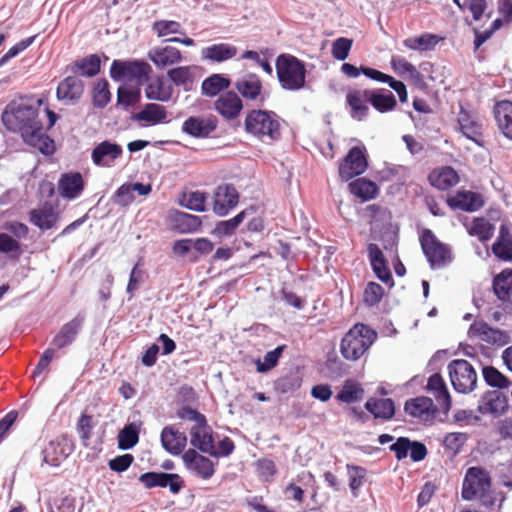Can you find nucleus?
Listing matches in <instances>:
<instances>
[{
    "label": "nucleus",
    "mask_w": 512,
    "mask_h": 512,
    "mask_svg": "<svg viewBox=\"0 0 512 512\" xmlns=\"http://www.w3.org/2000/svg\"><path fill=\"white\" fill-rule=\"evenodd\" d=\"M42 98H29L11 101L2 113V122L7 130L20 134L23 142L38 150L44 156H51L56 151L54 140L46 134L39 118Z\"/></svg>",
    "instance_id": "f257e3e1"
},
{
    "label": "nucleus",
    "mask_w": 512,
    "mask_h": 512,
    "mask_svg": "<svg viewBox=\"0 0 512 512\" xmlns=\"http://www.w3.org/2000/svg\"><path fill=\"white\" fill-rule=\"evenodd\" d=\"M175 415L182 421L194 422V425L189 430L192 449L209 455L216 443V433L208 424L207 417L190 406L179 407Z\"/></svg>",
    "instance_id": "f03ea898"
},
{
    "label": "nucleus",
    "mask_w": 512,
    "mask_h": 512,
    "mask_svg": "<svg viewBox=\"0 0 512 512\" xmlns=\"http://www.w3.org/2000/svg\"><path fill=\"white\" fill-rule=\"evenodd\" d=\"M281 117L272 110L252 109L244 120V130L247 134L270 143L282 138Z\"/></svg>",
    "instance_id": "7ed1b4c3"
},
{
    "label": "nucleus",
    "mask_w": 512,
    "mask_h": 512,
    "mask_svg": "<svg viewBox=\"0 0 512 512\" xmlns=\"http://www.w3.org/2000/svg\"><path fill=\"white\" fill-rule=\"evenodd\" d=\"M276 75L280 87L286 91H299L306 87V63L298 57L281 53L275 60Z\"/></svg>",
    "instance_id": "20e7f679"
},
{
    "label": "nucleus",
    "mask_w": 512,
    "mask_h": 512,
    "mask_svg": "<svg viewBox=\"0 0 512 512\" xmlns=\"http://www.w3.org/2000/svg\"><path fill=\"white\" fill-rule=\"evenodd\" d=\"M376 330L364 323H356L343 336L340 353L348 361H357L377 340Z\"/></svg>",
    "instance_id": "39448f33"
},
{
    "label": "nucleus",
    "mask_w": 512,
    "mask_h": 512,
    "mask_svg": "<svg viewBox=\"0 0 512 512\" xmlns=\"http://www.w3.org/2000/svg\"><path fill=\"white\" fill-rule=\"evenodd\" d=\"M151 65L144 59H115L112 61L109 74L115 82L144 84L150 79Z\"/></svg>",
    "instance_id": "423d86ee"
},
{
    "label": "nucleus",
    "mask_w": 512,
    "mask_h": 512,
    "mask_svg": "<svg viewBox=\"0 0 512 512\" xmlns=\"http://www.w3.org/2000/svg\"><path fill=\"white\" fill-rule=\"evenodd\" d=\"M420 245L424 256L432 269L440 268L452 261L451 249L441 242L430 229H424L420 235Z\"/></svg>",
    "instance_id": "0eeeda50"
},
{
    "label": "nucleus",
    "mask_w": 512,
    "mask_h": 512,
    "mask_svg": "<svg viewBox=\"0 0 512 512\" xmlns=\"http://www.w3.org/2000/svg\"><path fill=\"white\" fill-rule=\"evenodd\" d=\"M448 373L453 389L461 394L472 392L477 385V373L467 360L454 359L448 364Z\"/></svg>",
    "instance_id": "6e6552de"
},
{
    "label": "nucleus",
    "mask_w": 512,
    "mask_h": 512,
    "mask_svg": "<svg viewBox=\"0 0 512 512\" xmlns=\"http://www.w3.org/2000/svg\"><path fill=\"white\" fill-rule=\"evenodd\" d=\"M369 167L366 147L352 146L339 164V177L342 181H349L366 172Z\"/></svg>",
    "instance_id": "1a4fd4ad"
},
{
    "label": "nucleus",
    "mask_w": 512,
    "mask_h": 512,
    "mask_svg": "<svg viewBox=\"0 0 512 512\" xmlns=\"http://www.w3.org/2000/svg\"><path fill=\"white\" fill-rule=\"evenodd\" d=\"M491 485V476L485 468L469 467L462 483L461 497L465 501H472L477 497L478 492L490 489Z\"/></svg>",
    "instance_id": "9d476101"
},
{
    "label": "nucleus",
    "mask_w": 512,
    "mask_h": 512,
    "mask_svg": "<svg viewBox=\"0 0 512 512\" xmlns=\"http://www.w3.org/2000/svg\"><path fill=\"white\" fill-rule=\"evenodd\" d=\"M389 451L394 453L398 462L403 461L408 456L412 462L423 461L428 455V449L424 442L412 440L406 436H400L395 439L388 447Z\"/></svg>",
    "instance_id": "9b49d317"
},
{
    "label": "nucleus",
    "mask_w": 512,
    "mask_h": 512,
    "mask_svg": "<svg viewBox=\"0 0 512 512\" xmlns=\"http://www.w3.org/2000/svg\"><path fill=\"white\" fill-rule=\"evenodd\" d=\"M138 480L147 489L156 487L169 488L172 494H178L184 488L185 482L177 473H168L162 471H148L142 473Z\"/></svg>",
    "instance_id": "f8f14e48"
},
{
    "label": "nucleus",
    "mask_w": 512,
    "mask_h": 512,
    "mask_svg": "<svg viewBox=\"0 0 512 512\" xmlns=\"http://www.w3.org/2000/svg\"><path fill=\"white\" fill-rule=\"evenodd\" d=\"M240 194L234 184L222 183L213 193L212 210L218 217H225L235 209L239 203Z\"/></svg>",
    "instance_id": "ddd939ff"
},
{
    "label": "nucleus",
    "mask_w": 512,
    "mask_h": 512,
    "mask_svg": "<svg viewBox=\"0 0 512 512\" xmlns=\"http://www.w3.org/2000/svg\"><path fill=\"white\" fill-rule=\"evenodd\" d=\"M217 127L218 119L214 115H192L182 123L181 132L195 139H207Z\"/></svg>",
    "instance_id": "4468645a"
},
{
    "label": "nucleus",
    "mask_w": 512,
    "mask_h": 512,
    "mask_svg": "<svg viewBox=\"0 0 512 512\" xmlns=\"http://www.w3.org/2000/svg\"><path fill=\"white\" fill-rule=\"evenodd\" d=\"M74 451V442L68 435H61L51 440L43 449V462L58 467Z\"/></svg>",
    "instance_id": "2eb2a0df"
},
{
    "label": "nucleus",
    "mask_w": 512,
    "mask_h": 512,
    "mask_svg": "<svg viewBox=\"0 0 512 512\" xmlns=\"http://www.w3.org/2000/svg\"><path fill=\"white\" fill-rule=\"evenodd\" d=\"M185 468L196 477L208 480L215 474V465L210 458L194 449L186 450L182 455Z\"/></svg>",
    "instance_id": "dca6fc26"
},
{
    "label": "nucleus",
    "mask_w": 512,
    "mask_h": 512,
    "mask_svg": "<svg viewBox=\"0 0 512 512\" xmlns=\"http://www.w3.org/2000/svg\"><path fill=\"white\" fill-rule=\"evenodd\" d=\"M367 255L375 277L387 285L390 289L393 288L395 283L389 268L388 260L386 259L378 244L369 243L367 245Z\"/></svg>",
    "instance_id": "f3484780"
},
{
    "label": "nucleus",
    "mask_w": 512,
    "mask_h": 512,
    "mask_svg": "<svg viewBox=\"0 0 512 512\" xmlns=\"http://www.w3.org/2000/svg\"><path fill=\"white\" fill-rule=\"evenodd\" d=\"M508 397L507 395L499 390H487L484 392L477 406V412L482 415H492L493 417H499L506 413L508 410Z\"/></svg>",
    "instance_id": "a211bd4d"
},
{
    "label": "nucleus",
    "mask_w": 512,
    "mask_h": 512,
    "mask_svg": "<svg viewBox=\"0 0 512 512\" xmlns=\"http://www.w3.org/2000/svg\"><path fill=\"white\" fill-rule=\"evenodd\" d=\"M123 154V147L112 140L106 139L96 144L91 151L92 163L97 167L110 168Z\"/></svg>",
    "instance_id": "6ab92c4d"
},
{
    "label": "nucleus",
    "mask_w": 512,
    "mask_h": 512,
    "mask_svg": "<svg viewBox=\"0 0 512 512\" xmlns=\"http://www.w3.org/2000/svg\"><path fill=\"white\" fill-rule=\"evenodd\" d=\"M468 335L479 337L482 341L497 346H505L511 340L507 331L493 328L484 320L474 321L469 327Z\"/></svg>",
    "instance_id": "aec40b11"
},
{
    "label": "nucleus",
    "mask_w": 512,
    "mask_h": 512,
    "mask_svg": "<svg viewBox=\"0 0 512 512\" xmlns=\"http://www.w3.org/2000/svg\"><path fill=\"white\" fill-rule=\"evenodd\" d=\"M213 108L225 120L232 121L240 116L244 105L235 91L228 90L214 101Z\"/></svg>",
    "instance_id": "412c9836"
},
{
    "label": "nucleus",
    "mask_w": 512,
    "mask_h": 512,
    "mask_svg": "<svg viewBox=\"0 0 512 512\" xmlns=\"http://www.w3.org/2000/svg\"><path fill=\"white\" fill-rule=\"evenodd\" d=\"M85 84L78 76L71 74L61 80L56 88V97L59 101L74 105L83 96Z\"/></svg>",
    "instance_id": "4be33fe9"
},
{
    "label": "nucleus",
    "mask_w": 512,
    "mask_h": 512,
    "mask_svg": "<svg viewBox=\"0 0 512 512\" xmlns=\"http://www.w3.org/2000/svg\"><path fill=\"white\" fill-rule=\"evenodd\" d=\"M446 203L452 210L472 213L481 209L485 201L480 193L462 189L458 190L454 196H449Z\"/></svg>",
    "instance_id": "5701e85b"
},
{
    "label": "nucleus",
    "mask_w": 512,
    "mask_h": 512,
    "mask_svg": "<svg viewBox=\"0 0 512 512\" xmlns=\"http://www.w3.org/2000/svg\"><path fill=\"white\" fill-rule=\"evenodd\" d=\"M234 86L237 91L236 93L246 100L255 101L259 99L260 104L263 105L267 99L262 94V81L255 73H247L237 79Z\"/></svg>",
    "instance_id": "b1692460"
},
{
    "label": "nucleus",
    "mask_w": 512,
    "mask_h": 512,
    "mask_svg": "<svg viewBox=\"0 0 512 512\" xmlns=\"http://www.w3.org/2000/svg\"><path fill=\"white\" fill-rule=\"evenodd\" d=\"M85 189V180L79 171L62 173L58 180L59 194L66 200H75Z\"/></svg>",
    "instance_id": "393cba45"
},
{
    "label": "nucleus",
    "mask_w": 512,
    "mask_h": 512,
    "mask_svg": "<svg viewBox=\"0 0 512 512\" xmlns=\"http://www.w3.org/2000/svg\"><path fill=\"white\" fill-rule=\"evenodd\" d=\"M205 218L206 216L201 217L180 210H173L169 214L171 229L179 234L198 232Z\"/></svg>",
    "instance_id": "a878e982"
},
{
    "label": "nucleus",
    "mask_w": 512,
    "mask_h": 512,
    "mask_svg": "<svg viewBox=\"0 0 512 512\" xmlns=\"http://www.w3.org/2000/svg\"><path fill=\"white\" fill-rule=\"evenodd\" d=\"M187 440L186 434L180 432L174 425L165 426L160 434V442L163 449L175 456L183 455Z\"/></svg>",
    "instance_id": "bb28decb"
},
{
    "label": "nucleus",
    "mask_w": 512,
    "mask_h": 512,
    "mask_svg": "<svg viewBox=\"0 0 512 512\" xmlns=\"http://www.w3.org/2000/svg\"><path fill=\"white\" fill-rule=\"evenodd\" d=\"M66 72L85 78H94L101 72V58L99 54H89L76 59L66 66Z\"/></svg>",
    "instance_id": "cd10ccee"
},
{
    "label": "nucleus",
    "mask_w": 512,
    "mask_h": 512,
    "mask_svg": "<svg viewBox=\"0 0 512 512\" xmlns=\"http://www.w3.org/2000/svg\"><path fill=\"white\" fill-rule=\"evenodd\" d=\"M364 97L381 114L393 111L397 106L396 97L386 88L365 89Z\"/></svg>",
    "instance_id": "c85d7f7f"
},
{
    "label": "nucleus",
    "mask_w": 512,
    "mask_h": 512,
    "mask_svg": "<svg viewBox=\"0 0 512 512\" xmlns=\"http://www.w3.org/2000/svg\"><path fill=\"white\" fill-rule=\"evenodd\" d=\"M404 412L412 418L427 420L435 416L437 407L431 398L417 396L405 401Z\"/></svg>",
    "instance_id": "c756f323"
},
{
    "label": "nucleus",
    "mask_w": 512,
    "mask_h": 512,
    "mask_svg": "<svg viewBox=\"0 0 512 512\" xmlns=\"http://www.w3.org/2000/svg\"><path fill=\"white\" fill-rule=\"evenodd\" d=\"M84 321L85 315L78 313L72 320L61 327L60 331L53 338L52 344L58 349L71 345L82 329Z\"/></svg>",
    "instance_id": "7c9ffc66"
},
{
    "label": "nucleus",
    "mask_w": 512,
    "mask_h": 512,
    "mask_svg": "<svg viewBox=\"0 0 512 512\" xmlns=\"http://www.w3.org/2000/svg\"><path fill=\"white\" fill-rule=\"evenodd\" d=\"M257 210V207L251 205L244 210L237 213L234 217L217 221L213 230L211 231V235L221 239L224 237H230L235 234L238 227L243 223V221L250 215L254 214Z\"/></svg>",
    "instance_id": "2f4dec72"
},
{
    "label": "nucleus",
    "mask_w": 512,
    "mask_h": 512,
    "mask_svg": "<svg viewBox=\"0 0 512 512\" xmlns=\"http://www.w3.org/2000/svg\"><path fill=\"white\" fill-rule=\"evenodd\" d=\"M29 222L41 231H47L56 227L60 216L50 204L31 209L28 212Z\"/></svg>",
    "instance_id": "473e14b6"
},
{
    "label": "nucleus",
    "mask_w": 512,
    "mask_h": 512,
    "mask_svg": "<svg viewBox=\"0 0 512 512\" xmlns=\"http://www.w3.org/2000/svg\"><path fill=\"white\" fill-rule=\"evenodd\" d=\"M365 89L349 90L345 97L347 107H349V115L353 120L365 121L369 116V101L364 97Z\"/></svg>",
    "instance_id": "72a5a7b5"
},
{
    "label": "nucleus",
    "mask_w": 512,
    "mask_h": 512,
    "mask_svg": "<svg viewBox=\"0 0 512 512\" xmlns=\"http://www.w3.org/2000/svg\"><path fill=\"white\" fill-rule=\"evenodd\" d=\"M168 112L165 106L157 103H146L139 112L132 113L130 119L135 122H147L150 126L168 123Z\"/></svg>",
    "instance_id": "f704fd0d"
},
{
    "label": "nucleus",
    "mask_w": 512,
    "mask_h": 512,
    "mask_svg": "<svg viewBox=\"0 0 512 512\" xmlns=\"http://www.w3.org/2000/svg\"><path fill=\"white\" fill-rule=\"evenodd\" d=\"M148 58L157 68L164 69L168 66L180 63L182 61V54L179 49L165 45L150 49Z\"/></svg>",
    "instance_id": "c9c22d12"
},
{
    "label": "nucleus",
    "mask_w": 512,
    "mask_h": 512,
    "mask_svg": "<svg viewBox=\"0 0 512 512\" xmlns=\"http://www.w3.org/2000/svg\"><path fill=\"white\" fill-rule=\"evenodd\" d=\"M364 408L375 419L390 421L396 414L395 402L392 398L370 397L364 404Z\"/></svg>",
    "instance_id": "e433bc0d"
},
{
    "label": "nucleus",
    "mask_w": 512,
    "mask_h": 512,
    "mask_svg": "<svg viewBox=\"0 0 512 512\" xmlns=\"http://www.w3.org/2000/svg\"><path fill=\"white\" fill-rule=\"evenodd\" d=\"M458 123L462 134L479 147H484L482 138V125L474 120L471 115L461 106L458 116Z\"/></svg>",
    "instance_id": "4c0bfd02"
},
{
    "label": "nucleus",
    "mask_w": 512,
    "mask_h": 512,
    "mask_svg": "<svg viewBox=\"0 0 512 512\" xmlns=\"http://www.w3.org/2000/svg\"><path fill=\"white\" fill-rule=\"evenodd\" d=\"M237 47L229 43H215L204 47L201 58L212 63H223L237 55Z\"/></svg>",
    "instance_id": "58836bf2"
},
{
    "label": "nucleus",
    "mask_w": 512,
    "mask_h": 512,
    "mask_svg": "<svg viewBox=\"0 0 512 512\" xmlns=\"http://www.w3.org/2000/svg\"><path fill=\"white\" fill-rule=\"evenodd\" d=\"M494 118L504 137L512 140V101L501 100L495 103Z\"/></svg>",
    "instance_id": "ea45409f"
},
{
    "label": "nucleus",
    "mask_w": 512,
    "mask_h": 512,
    "mask_svg": "<svg viewBox=\"0 0 512 512\" xmlns=\"http://www.w3.org/2000/svg\"><path fill=\"white\" fill-rule=\"evenodd\" d=\"M303 383V372L297 366L274 381V390L279 394H294Z\"/></svg>",
    "instance_id": "a19ab883"
},
{
    "label": "nucleus",
    "mask_w": 512,
    "mask_h": 512,
    "mask_svg": "<svg viewBox=\"0 0 512 512\" xmlns=\"http://www.w3.org/2000/svg\"><path fill=\"white\" fill-rule=\"evenodd\" d=\"M431 186L439 190H447L459 182V175L451 166H443L438 170H433L428 175Z\"/></svg>",
    "instance_id": "79ce46f5"
},
{
    "label": "nucleus",
    "mask_w": 512,
    "mask_h": 512,
    "mask_svg": "<svg viewBox=\"0 0 512 512\" xmlns=\"http://www.w3.org/2000/svg\"><path fill=\"white\" fill-rule=\"evenodd\" d=\"M493 292L502 302L512 303V269H503L493 278Z\"/></svg>",
    "instance_id": "37998d69"
},
{
    "label": "nucleus",
    "mask_w": 512,
    "mask_h": 512,
    "mask_svg": "<svg viewBox=\"0 0 512 512\" xmlns=\"http://www.w3.org/2000/svg\"><path fill=\"white\" fill-rule=\"evenodd\" d=\"M231 80L228 76L219 73H213L206 77L201 84V93L206 97L213 98L220 92L229 89Z\"/></svg>",
    "instance_id": "c03bdc74"
},
{
    "label": "nucleus",
    "mask_w": 512,
    "mask_h": 512,
    "mask_svg": "<svg viewBox=\"0 0 512 512\" xmlns=\"http://www.w3.org/2000/svg\"><path fill=\"white\" fill-rule=\"evenodd\" d=\"M349 190L356 198L362 202L370 201L379 193L378 185L367 178H357L349 183Z\"/></svg>",
    "instance_id": "a18cd8bd"
},
{
    "label": "nucleus",
    "mask_w": 512,
    "mask_h": 512,
    "mask_svg": "<svg viewBox=\"0 0 512 512\" xmlns=\"http://www.w3.org/2000/svg\"><path fill=\"white\" fill-rule=\"evenodd\" d=\"M141 85L122 83L117 88V105L128 109L141 100Z\"/></svg>",
    "instance_id": "49530a36"
},
{
    "label": "nucleus",
    "mask_w": 512,
    "mask_h": 512,
    "mask_svg": "<svg viewBox=\"0 0 512 512\" xmlns=\"http://www.w3.org/2000/svg\"><path fill=\"white\" fill-rule=\"evenodd\" d=\"M173 95V88L166 85L163 76H158L154 81L148 83L145 88V97L149 100L168 102Z\"/></svg>",
    "instance_id": "de8ad7c7"
},
{
    "label": "nucleus",
    "mask_w": 512,
    "mask_h": 512,
    "mask_svg": "<svg viewBox=\"0 0 512 512\" xmlns=\"http://www.w3.org/2000/svg\"><path fill=\"white\" fill-rule=\"evenodd\" d=\"M364 389L360 383L353 379L344 381L342 388L336 394L335 399L339 403L351 404L360 401L363 398Z\"/></svg>",
    "instance_id": "09e8293b"
},
{
    "label": "nucleus",
    "mask_w": 512,
    "mask_h": 512,
    "mask_svg": "<svg viewBox=\"0 0 512 512\" xmlns=\"http://www.w3.org/2000/svg\"><path fill=\"white\" fill-rule=\"evenodd\" d=\"M440 40L441 38L435 34L423 33L419 36L405 39L403 44L408 49L426 52L433 50Z\"/></svg>",
    "instance_id": "8fccbe9b"
},
{
    "label": "nucleus",
    "mask_w": 512,
    "mask_h": 512,
    "mask_svg": "<svg viewBox=\"0 0 512 512\" xmlns=\"http://www.w3.org/2000/svg\"><path fill=\"white\" fill-rule=\"evenodd\" d=\"M112 94L106 78L98 79L92 88V104L97 109H104L111 101Z\"/></svg>",
    "instance_id": "3c124183"
},
{
    "label": "nucleus",
    "mask_w": 512,
    "mask_h": 512,
    "mask_svg": "<svg viewBox=\"0 0 512 512\" xmlns=\"http://www.w3.org/2000/svg\"><path fill=\"white\" fill-rule=\"evenodd\" d=\"M140 429L135 423L126 424L118 433L117 444L120 450L134 448L139 442Z\"/></svg>",
    "instance_id": "603ef678"
},
{
    "label": "nucleus",
    "mask_w": 512,
    "mask_h": 512,
    "mask_svg": "<svg viewBox=\"0 0 512 512\" xmlns=\"http://www.w3.org/2000/svg\"><path fill=\"white\" fill-rule=\"evenodd\" d=\"M286 348L287 346L285 344L278 345L273 350L266 352V354L263 357V360L258 358L255 361L256 371L258 373L265 374L274 369L278 365L279 360L282 357Z\"/></svg>",
    "instance_id": "864d4df0"
},
{
    "label": "nucleus",
    "mask_w": 512,
    "mask_h": 512,
    "mask_svg": "<svg viewBox=\"0 0 512 512\" xmlns=\"http://www.w3.org/2000/svg\"><path fill=\"white\" fill-rule=\"evenodd\" d=\"M482 376L488 386L497 388L499 391L510 386L509 378L492 365L482 368Z\"/></svg>",
    "instance_id": "5fc2aeb1"
},
{
    "label": "nucleus",
    "mask_w": 512,
    "mask_h": 512,
    "mask_svg": "<svg viewBox=\"0 0 512 512\" xmlns=\"http://www.w3.org/2000/svg\"><path fill=\"white\" fill-rule=\"evenodd\" d=\"M208 199V193L205 191H191L188 194H184L180 200V205L184 208L195 211L205 212L207 210L206 201Z\"/></svg>",
    "instance_id": "6e6d98bb"
},
{
    "label": "nucleus",
    "mask_w": 512,
    "mask_h": 512,
    "mask_svg": "<svg viewBox=\"0 0 512 512\" xmlns=\"http://www.w3.org/2000/svg\"><path fill=\"white\" fill-rule=\"evenodd\" d=\"M494 230L495 227L492 223L484 217H478L473 220L471 227L468 229V233L471 236H476L480 242L484 243L493 237Z\"/></svg>",
    "instance_id": "4d7b16f0"
},
{
    "label": "nucleus",
    "mask_w": 512,
    "mask_h": 512,
    "mask_svg": "<svg viewBox=\"0 0 512 512\" xmlns=\"http://www.w3.org/2000/svg\"><path fill=\"white\" fill-rule=\"evenodd\" d=\"M169 80L177 87H183L185 91L190 90L189 85L193 83V74L189 66H177L167 71Z\"/></svg>",
    "instance_id": "13d9d810"
},
{
    "label": "nucleus",
    "mask_w": 512,
    "mask_h": 512,
    "mask_svg": "<svg viewBox=\"0 0 512 512\" xmlns=\"http://www.w3.org/2000/svg\"><path fill=\"white\" fill-rule=\"evenodd\" d=\"M0 252L11 260H18L22 255L21 244L18 240L5 232L0 233Z\"/></svg>",
    "instance_id": "bf43d9fd"
},
{
    "label": "nucleus",
    "mask_w": 512,
    "mask_h": 512,
    "mask_svg": "<svg viewBox=\"0 0 512 512\" xmlns=\"http://www.w3.org/2000/svg\"><path fill=\"white\" fill-rule=\"evenodd\" d=\"M468 440V434L464 432L447 433L442 441L444 448L452 453V456L458 455Z\"/></svg>",
    "instance_id": "052dcab7"
},
{
    "label": "nucleus",
    "mask_w": 512,
    "mask_h": 512,
    "mask_svg": "<svg viewBox=\"0 0 512 512\" xmlns=\"http://www.w3.org/2000/svg\"><path fill=\"white\" fill-rule=\"evenodd\" d=\"M346 469L349 476V488L354 495H357V491L364 484V480L367 475V469L354 464H347Z\"/></svg>",
    "instance_id": "680f3d73"
},
{
    "label": "nucleus",
    "mask_w": 512,
    "mask_h": 512,
    "mask_svg": "<svg viewBox=\"0 0 512 512\" xmlns=\"http://www.w3.org/2000/svg\"><path fill=\"white\" fill-rule=\"evenodd\" d=\"M384 294V288L379 283L370 281L364 289L363 302L368 307H374L381 302Z\"/></svg>",
    "instance_id": "e2e57ef3"
},
{
    "label": "nucleus",
    "mask_w": 512,
    "mask_h": 512,
    "mask_svg": "<svg viewBox=\"0 0 512 512\" xmlns=\"http://www.w3.org/2000/svg\"><path fill=\"white\" fill-rule=\"evenodd\" d=\"M152 30L158 37H165L170 34L185 35L182 25L174 20H157L152 24Z\"/></svg>",
    "instance_id": "0e129e2a"
},
{
    "label": "nucleus",
    "mask_w": 512,
    "mask_h": 512,
    "mask_svg": "<svg viewBox=\"0 0 512 512\" xmlns=\"http://www.w3.org/2000/svg\"><path fill=\"white\" fill-rule=\"evenodd\" d=\"M95 427L93 416L83 412L77 420L76 431L85 447L92 436V430Z\"/></svg>",
    "instance_id": "69168bd1"
},
{
    "label": "nucleus",
    "mask_w": 512,
    "mask_h": 512,
    "mask_svg": "<svg viewBox=\"0 0 512 512\" xmlns=\"http://www.w3.org/2000/svg\"><path fill=\"white\" fill-rule=\"evenodd\" d=\"M452 2L459 8V10L464 11L468 9L474 21H479L487 8L486 0H465L461 2L460 0H452Z\"/></svg>",
    "instance_id": "338daca9"
},
{
    "label": "nucleus",
    "mask_w": 512,
    "mask_h": 512,
    "mask_svg": "<svg viewBox=\"0 0 512 512\" xmlns=\"http://www.w3.org/2000/svg\"><path fill=\"white\" fill-rule=\"evenodd\" d=\"M353 40L347 37H339L332 42L331 54L338 61H345L350 53Z\"/></svg>",
    "instance_id": "774afa93"
}]
</instances>
